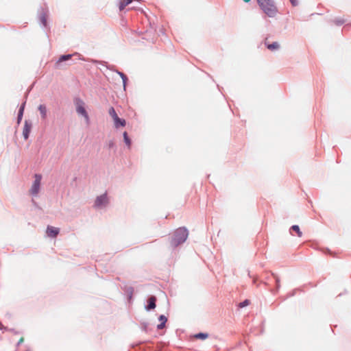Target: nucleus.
<instances>
[{
    "instance_id": "23",
    "label": "nucleus",
    "mask_w": 351,
    "mask_h": 351,
    "mask_svg": "<svg viewBox=\"0 0 351 351\" xmlns=\"http://www.w3.org/2000/svg\"><path fill=\"white\" fill-rule=\"evenodd\" d=\"M250 304V301L249 300H245L239 304V307L243 308L245 306H248Z\"/></svg>"
},
{
    "instance_id": "14",
    "label": "nucleus",
    "mask_w": 351,
    "mask_h": 351,
    "mask_svg": "<svg viewBox=\"0 0 351 351\" xmlns=\"http://www.w3.org/2000/svg\"><path fill=\"white\" fill-rule=\"evenodd\" d=\"M114 123L115 128H121V127H125L126 125V121L124 119L119 118L118 117L117 118H116L114 120Z\"/></svg>"
},
{
    "instance_id": "10",
    "label": "nucleus",
    "mask_w": 351,
    "mask_h": 351,
    "mask_svg": "<svg viewBox=\"0 0 351 351\" xmlns=\"http://www.w3.org/2000/svg\"><path fill=\"white\" fill-rule=\"evenodd\" d=\"M59 232H60L59 228H55L53 226H49L47 227V231H46L48 237H53V238L56 237L57 235L59 234Z\"/></svg>"
},
{
    "instance_id": "26",
    "label": "nucleus",
    "mask_w": 351,
    "mask_h": 351,
    "mask_svg": "<svg viewBox=\"0 0 351 351\" xmlns=\"http://www.w3.org/2000/svg\"><path fill=\"white\" fill-rule=\"evenodd\" d=\"M289 1L291 2V5L294 7L298 5V0H289Z\"/></svg>"
},
{
    "instance_id": "6",
    "label": "nucleus",
    "mask_w": 351,
    "mask_h": 351,
    "mask_svg": "<svg viewBox=\"0 0 351 351\" xmlns=\"http://www.w3.org/2000/svg\"><path fill=\"white\" fill-rule=\"evenodd\" d=\"M94 64H99L102 66H105L108 69H109L111 71H113L118 74L120 77H122L125 73H123L121 71H119V70L116 69L114 65L108 64L107 62L101 61V60H93L91 61Z\"/></svg>"
},
{
    "instance_id": "8",
    "label": "nucleus",
    "mask_w": 351,
    "mask_h": 351,
    "mask_svg": "<svg viewBox=\"0 0 351 351\" xmlns=\"http://www.w3.org/2000/svg\"><path fill=\"white\" fill-rule=\"evenodd\" d=\"M32 127V123L29 120H25L24 123L23 130V136L24 139H28L29 136V134L31 132Z\"/></svg>"
},
{
    "instance_id": "21",
    "label": "nucleus",
    "mask_w": 351,
    "mask_h": 351,
    "mask_svg": "<svg viewBox=\"0 0 351 351\" xmlns=\"http://www.w3.org/2000/svg\"><path fill=\"white\" fill-rule=\"evenodd\" d=\"M334 23L337 26H341V25H343L345 23V20L343 19L337 18L334 20Z\"/></svg>"
},
{
    "instance_id": "5",
    "label": "nucleus",
    "mask_w": 351,
    "mask_h": 351,
    "mask_svg": "<svg viewBox=\"0 0 351 351\" xmlns=\"http://www.w3.org/2000/svg\"><path fill=\"white\" fill-rule=\"evenodd\" d=\"M42 176L40 174H35L34 181L29 189V193L33 195H36L40 191Z\"/></svg>"
},
{
    "instance_id": "24",
    "label": "nucleus",
    "mask_w": 351,
    "mask_h": 351,
    "mask_svg": "<svg viewBox=\"0 0 351 351\" xmlns=\"http://www.w3.org/2000/svg\"><path fill=\"white\" fill-rule=\"evenodd\" d=\"M74 56H77L78 57V60H83V61H87L84 58V56H82V55L79 54L78 53H73Z\"/></svg>"
},
{
    "instance_id": "19",
    "label": "nucleus",
    "mask_w": 351,
    "mask_h": 351,
    "mask_svg": "<svg viewBox=\"0 0 351 351\" xmlns=\"http://www.w3.org/2000/svg\"><path fill=\"white\" fill-rule=\"evenodd\" d=\"M291 230L292 231L295 232L297 233V234H298V236L299 237H302V232L300 231V228H299V226H297V225H293V226L291 228Z\"/></svg>"
},
{
    "instance_id": "12",
    "label": "nucleus",
    "mask_w": 351,
    "mask_h": 351,
    "mask_svg": "<svg viewBox=\"0 0 351 351\" xmlns=\"http://www.w3.org/2000/svg\"><path fill=\"white\" fill-rule=\"evenodd\" d=\"M265 45L268 49L272 51L280 49V45L278 42H273L272 43H269L267 41H265Z\"/></svg>"
},
{
    "instance_id": "7",
    "label": "nucleus",
    "mask_w": 351,
    "mask_h": 351,
    "mask_svg": "<svg viewBox=\"0 0 351 351\" xmlns=\"http://www.w3.org/2000/svg\"><path fill=\"white\" fill-rule=\"evenodd\" d=\"M108 204V199L106 193L97 197L95 201L94 206L95 208H102L106 206Z\"/></svg>"
},
{
    "instance_id": "27",
    "label": "nucleus",
    "mask_w": 351,
    "mask_h": 351,
    "mask_svg": "<svg viewBox=\"0 0 351 351\" xmlns=\"http://www.w3.org/2000/svg\"><path fill=\"white\" fill-rule=\"evenodd\" d=\"M24 341V338L23 337H21L19 342H18V344H21Z\"/></svg>"
},
{
    "instance_id": "3",
    "label": "nucleus",
    "mask_w": 351,
    "mask_h": 351,
    "mask_svg": "<svg viewBox=\"0 0 351 351\" xmlns=\"http://www.w3.org/2000/svg\"><path fill=\"white\" fill-rule=\"evenodd\" d=\"M49 10L47 8L40 7L38 10L37 18L40 27L47 32L50 30V26L47 22Z\"/></svg>"
},
{
    "instance_id": "17",
    "label": "nucleus",
    "mask_w": 351,
    "mask_h": 351,
    "mask_svg": "<svg viewBox=\"0 0 351 351\" xmlns=\"http://www.w3.org/2000/svg\"><path fill=\"white\" fill-rule=\"evenodd\" d=\"M123 141L124 143L126 144V145L128 147H130L131 144H132V141L130 138V136H128V134L127 132H124L123 134Z\"/></svg>"
},
{
    "instance_id": "13",
    "label": "nucleus",
    "mask_w": 351,
    "mask_h": 351,
    "mask_svg": "<svg viewBox=\"0 0 351 351\" xmlns=\"http://www.w3.org/2000/svg\"><path fill=\"white\" fill-rule=\"evenodd\" d=\"M38 110L40 114V117L42 119H45L47 118V107L45 104H40L38 107Z\"/></svg>"
},
{
    "instance_id": "2",
    "label": "nucleus",
    "mask_w": 351,
    "mask_h": 351,
    "mask_svg": "<svg viewBox=\"0 0 351 351\" xmlns=\"http://www.w3.org/2000/svg\"><path fill=\"white\" fill-rule=\"evenodd\" d=\"M189 235L186 228L182 227L179 228L175 230L171 240V245L172 247H176L180 244L184 243Z\"/></svg>"
},
{
    "instance_id": "16",
    "label": "nucleus",
    "mask_w": 351,
    "mask_h": 351,
    "mask_svg": "<svg viewBox=\"0 0 351 351\" xmlns=\"http://www.w3.org/2000/svg\"><path fill=\"white\" fill-rule=\"evenodd\" d=\"M159 321L160 324L157 326L158 329H162L165 326V323L167 321V317L165 315H160L159 317Z\"/></svg>"
},
{
    "instance_id": "29",
    "label": "nucleus",
    "mask_w": 351,
    "mask_h": 351,
    "mask_svg": "<svg viewBox=\"0 0 351 351\" xmlns=\"http://www.w3.org/2000/svg\"><path fill=\"white\" fill-rule=\"evenodd\" d=\"M243 1L244 2H245V3H248V2H250L251 0H243Z\"/></svg>"
},
{
    "instance_id": "15",
    "label": "nucleus",
    "mask_w": 351,
    "mask_h": 351,
    "mask_svg": "<svg viewBox=\"0 0 351 351\" xmlns=\"http://www.w3.org/2000/svg\"><path fill=\"white\" fill-rule=\"evenodd\" d=\"M156 298L154 296H152L148 300V305L147 306V310L154 309L156 307Z\"/></svg>"
},
{
    "instance_id": "1",
    "label": "nucleus",
    "mask_w": 351,
    "mask_h": 351,
    "mask_svg": "<svg viewBox=\"0 0 351 351\" xmlns=\"http://www.w3.org/2000/svg\"><path fill=\"white\" fill-rule=\"evenodd\" d=\"M262 11L270 18L276 16L278 10L274 0H256Z\"/></svg>"
},
{
    "instance_id": "22",
    "label": "nucleus",
    "mask_w": 351,
    "mask_h": 351,
    "mask_svg": "<svg viewBox=\"0 0 351 351\" xmlns=\"http://www.w3.org/2000/svg\"><path fill=\"white\" fill-rule=\"evenodd\" d=\"M208 334L207 333H198L197 335H195V337L197 338V339H205L208 337Z\"/></svg>"
},
{
    "instance_id": "18",
    "label": "nucleus",
    "mask_w": 351,
    "mask_h": 351,
    "mask_svg": "<svg viewBox=\"0 0 351 351\" xmlns=\"http://www.w3.org/2000/svg\"><path fill=\"white\" fill-rule=\"evenodd\" d=\"M110 116L112 118L113 121L118 117V115L113 107H110L108 110Z\"/></svg>"
},
{
    "instance_id": "4",
    "label": "nucleus",
    "mask_w": 351,
    "mask_h": 351,
    "mask_svg": "<svg viewBox=\"0 0 351 351\" xmlns=\"http://www.w3.org/2000/svg\"><path fill=\"white\" fill-rule=\"evenodd\" d=\"M74 104L75 106V110L78 114L82 116L87 124L90 123V118L85 108V104L84 101L80 97H75L74 99Z\"/></svg>"
},
{
    "instance_id": "25",
    "label": "nucleus",
    "mask_w": 351,
    "mask_h": 351,
    "mask_svg": "<svg viewBox=\"0 0 351 351\" xmlns=\"http://www.w3.org/2000/svg\"><path fill=\"white\" fill-rule=\"evenodd\" d=\"M128 77L125 78L124 80H122V82H123V89L125 90L126 89V86H127V82H128Z\"/></svg>"
},
{
    "instance_id": "9",
    "label": "nucleus",
    "mask_w": 351,
    "mask_h": 351,
    "mask_svg": "<svg viewBox=\"0 0 351 351\" xmlns=\"http://www.w3.org/2000/svg\"><path fill=\"white\" fill-rule=\"evenodd\" d=\"M73 56L69 53L61 55L56 62V68L59 69L62 62L71 60Z\"/></svg>"
},
{
    "instance_id": "28",
    "label": "nucleus",
    "mask_w": 351,
    "mask_h": 351,
    "mask_svg": "<svg viewBox=\"0 0 351 351\" xmlns=\"http://www.w3.org/2000/svg\"><path fill=\"white\" fill-rule=\"evenodd\" d=\"M128 77L127 75L125 74H124L122 77H121V78L122 80H124L125 78Z\"/></svg>"
},
{
    "instance_id": "20",
    "label": "nucleus",
    "mask_w": 351,
    "mask_h": 351,
    "mask_svg": "<svg viewBox=\"0 0 351 351\" xmlns=\"http://www.w3.org/2000/svg\"><path fill=\"white\" fill-rule=\"evenodd\" d=\"M106 146L108 148L109 151H112L113 148L115 147V144L112 140H110L106 143Z\"/></svg>"
},
{
    "instance_id": "11",
    "label": "nucleus",
    "mask_w": 351,
    "mask_h": 351,
    "mask_svg": "<svg viewBox=\"0 0 351 351\" xmlns=\"http://www.w3.org/2000/svg\"><path fill=\"white\" fill-rule=\"evenodd\" d=\"M25 104H26V101H25L21 105V106H20V108L19 109L18 114H17V124L18 125H19L21 123V121H22L23 113H24V110H25Z\"/></svg>"
}]
</instances>
